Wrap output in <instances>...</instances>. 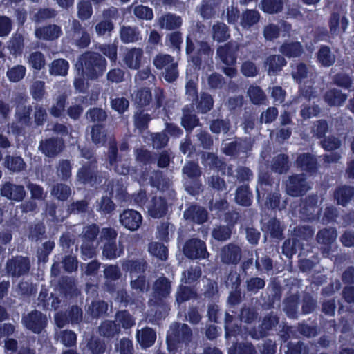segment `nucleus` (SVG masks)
I'll use <instances>...</instances> for the list:
<instances>
[{
	"mask_svg": "<svg viewBox=\"0 0 354 354\" xmlns=\"http://www.w3.org/2000/svg\"><path fill=\"white\" fill-rule=\"evenodd\" d=\"M79 74L87 80H97L106 70L107 62L100 53L88 50L78 58L76 64Z\"/></svg>",
	"mask_w": 354,
	"mask_h": 354,
	"instance_id": "obj_1",
	"label": "nucleus"
},
{
	"mask_svg": "<svg viewBox=\"0 0 354 354\" xmlns=\"http://www.w3.org/2000/svg\"><path fill=\"white\" fill-rule=\"evenodd\" d=\"M76 176L80 183L91 187H94L102 182L96 162H87L82 165L77 170Z\"/></svg>",
	"mask_w": 354,
	"mask_h": 354,
	"instance_id": "obj_2",
	"label": "nucleus"
},
{
	"mask_svg": "<svg viewBox=\"0 0 354 354\" xmlns=\"http://www.w3.org/2000/svg\"><path fill=\"white\" fill-rule=\"evenodd\" d=\"M192 337V331L186 324L175 322L170 326L167 335V343L169 347L176 346L178 344L189 342Z\"/></svg>",
	"mask_w": 354,
	"mask_h": 354,
	"instance_id": "obj_3",
	"label": "nucleus"
},
{
	"mask_svg": "<svg viewBox=\"0 0 354 354\" xmlns=\"http://www.w3.org/2000/svg\"><path fill=\"white\" fill-rule=\"evenodd\" d=\"M30 267V261L28 257L17 255L8 259L5 269L8 276L19 278L27 274Z\"/></svg>",
	"mask_w": 354,
	"mask_h": 354,
	"instance_id": "obj_4",
	"label": "nucleus"
},
{
	"mask_svg": "<svg viewBox=\"0 0 354 354\" xmlns=\"http://www.w3.org/2000/svg\"><path fill=\"white\" fill-rule=\"evenodd\" d=\"M309 189L310 187L304 174H292L286 182V191L290 196H302Z\"/></svg>",
	"mask_w": 354,
	"mask_h": 354,
	"instance_id": "obj_5",
	"label": "nucleus"
},
{
	"mask_svg": "<svg viewBox=\"0 0 354 354\" xmlns=\"http://www.w3.org/2000/svg\"><path fill=\"white\" fill-rule=\"evenodd\" d=\"M183 252L189 259H204L209 257L205 242L199 239L193 238L186 241Z\"/></svg>",
	"mask_w": 354,
	"mask_h": 354,
	"instance_id": "obj_6",
	"label": "nucleus"
},
{
	"mask_svg": "<svg viewBox=\"0 0 354 354\" xmlns=\"http://www.w3.org/2000/svg\"><path fill=\"white\" fill-rule=\"evenodd\" d=\"M22 323L28 330L35 334H39L47 325V318L40 311L33 310L26 315L23 316Z\"/></svg>",
	"mask_w": 354,
	"mask_h": 354,
	"instance_id": "obj_7",
	"label": "nucleus"
},
{
	"mask_svg": "<svg viewBox=\"0 0 354 354\" xmlns=\"http://www.w3.org/2000/svg\"><path fill=\"white\" fill-rule=\"evenodd\" d=\"M239 48L240 46L237 42L230 41L217 48L216 55L223 64L236 65Z\"/></svg>",
	"mask_w": 354,
	"mask_h": 354,
	"instance_id": "obj_8",
	"label": "nucleus"
},
{
	"mask_svg": "<svg viewBox=\"0 0 354 354\" xmlns=\"http://www.w3.org/2000/svg\"><path fill=\"white\" fill-rule=\"evenodd\" d=\"M317 203L318 198L316 195H309L302 201L299 212L304 220L313 221L319 219L322 209Z\"/></svg>",
	"mask_w": 354,
	"mask_h": 354,
	"instance_id": "obj_9",
	"label": "nucleus"
},
{
	"mask_svg": "<svg viewBox=\"0 0 354 354\" xmlns=\"http://www.w3.org/2000/svg\"><path fill=\"white\" fill-rule=\"evenodd\" d=\"M180 125L187 134H190L195 128L201 126L200 119L195 111L194 103L186 104L182 108Z\"/></svg>",
	"mask_w": 354,
	"mask_h": 354,
	"instance_id": "obj_10",
	"label": "nucleus"
},
{
	"mask_svg": "<svg viewBox=\"0 0 354 354\" xmlns=\"http://www.w3.org/2000/svg\"><path fill=\"white\" fill-rule=\"evenodd\" d=\"M0 194L8 200L21 202L26 196V192L23 185L6 181L1 185Z\"/></svg>",
	"mask_w": 354,
	"mask_h": 354,
	"instance_id": "obj_11",
	"label": "nucleus"
},
{
	"mask_svg": "<svg viewBox=\"0 0 354 354\" xmlns=\"http://www.w3.org/2000/svg\"><path fill=\"white\" fill-rule=\"evenodd\" d=\"M149 216L153 218H164L168 213L169 204L166 198L153 196L146 205Z\"/></svg>",
	"mask_w": 354,
	"mask_h": 354,
	"instance_id": "obj_12",
	"label": "nucleus"
},
{
	"mask_svg": "<svg viewBox=\"0 0 354 354\" xmlns=\"http://www.w3.org/2000/svg\"><path fill=\"white\" fill-rule=\"evenodd\" d=\"M64 148V142L62 138L51 137L42 140L39 142V149L48 158H55Z\"/></svg>",
	"mask_w": 354,
	"mask_h": 354,
	"instance_id": "obj_13",
	"label": "nucleus"
},
{
	"mask_svg": "<svg viewBox=\"0 0 354 354\" xmlns=\"http://www.w3.org/2000/svg\"><path fill=\"white\" fill-rule=\"evenodd\" d=\"M120 222L127 230L135 231L140 227L142 222V216L139 212L127 209H124L120 214Z\"/></svg>",
	"mask_w": 354,
	"mask_h": 354,
	"instance_id": "obj_14",
	"label": "nucleus"
},
{
	"mask_svg": "<svg viewBox=\"0 0 354 354\" xmlns=\"http://www.w3.org/2000/svg\"><path fill=\"white\" fill-rule=\"evenodd\" d=\"M220 256L223 263L236 266L241 259L242 250L239 245L231 243L221 248Z\"/></svg>",
	"mask_w": 354,
	"mask_h": 354,
	"instance_id": "obj_15",
	"label": "nucleus"
},
{
	"mask_svg": "<svg viewBox=\"0 0 354 354\" xmlns=\"http://www.w3.org/2000/svg\"><path fill=\"white\" fill-rule=\"evenodd\" d=\"M279 322V317L276 313L271 311L263 318L259 326V330L251 333V337L254 339H260L266 337L270 330L274 328Z\"/></svg>",
	"mask_w": 354,
	"mask_h": 354,
	"instance_id": "obj_16",
	"label": "nucleus"
},
{
	"mask_svg": "<svg viewBox=\"0 0 354 354\" xmlns=\"http://www.w3.org/2000/svg\"><path fill=\"white\" fill-rule=\"evenodd\" d=\"M183 216L187 221L202 225L207 221L208 213L204 207L192 204L185 210Z\"/></svg>",
	"mask_w": 354,
	"mask_h": 354,
	"instance_id": "obj_17",
	"label": "nucleus"
},
{
	"mask_svg": "<svg viewBox=\"0 0 354 354\" xmlns=\"http://www.w3.org/2000/svg\"><path fill=\"white\" fill-rule=\"evenodd\" d=\"M263 65L268 75L275 76L287 65V61L281 55H270L266 58Z\"/></svg>",
	"mask_w": 354,
	"mask_h": 354,
	"instance_id": "obj_18",
	"label": "nucleus"
},
{
	"mask_svg": "<svg viewBox=\"0 0 354 354\" xmlns=\"http://www.w3.org/2000/svg\"><path fill=\"white\" fill-rule=\"evenodd\" d=\"M285 227L276 217L270 218L263 227V232L269 235L272 239L281 241L285 238L283 231Z\"/></svg>",
	"mask_w": 354,
	"mask_h": 354,
	"instance_id": "obj_19",
	"label": "nucleus"
},
{
	"mask_svg": "<svg viewBox=\"0 0 354 354\" xmlns=\"http://www.w3.org/2000/svg\"><path fill=\"white\" fill-rule=\"evenodd\" d=\"M296 165L301 171L309 174L317 173L318 169L317 160L310 153L299 154L296 159Z\"/></svg>",
	"mask_w": 354,
	"mask_h": 354,
	"instance_id": "obj_20",
	"label": "nucleus"
},
{
	"mask_svg": "<svg viewBox=\"0 0 354 354\" xmlns=\"http://www.w3.org/2000/svg\"><path fill=\"white\" fill-rule=\"evenodd\" d=\"M136 107L138 110H151L152 93L149 88L142 87L138 89L133 97Z\"/></svg>",
	"mask_w": 354,
	"mask_h": 354,
	"instance_id": "obj_21",
	"label": "nucleus"
},
{
	"mask_svg": "<svg viewBox=\"0 0 354 354\" xmlns=\"http://www.w3.org/2000/svg\"><path fill=\"white\" fill-rule=\"evenodd\" d=\"M333 196L337 205L346 207L354 197V187L346 185L337 186Z\"/></svg>",
	"mask_w": 354,
	"mask_h": 354,
	"instance_id": "obj_22",
	"label": "nucleus"
},
{
	"mask_svg": "<svg viewBox=\"0 0 354 354\" xmlns=\"http://www.w3.org/2000/svg\"><path fill=\"white\" fill-rule=\"evenodd\" d=\"M198 48L196 54L191 56V61L196 67H200L204 59L212 58L214 54V50L212 48L207 41H199L197 42Z\"/></svg>",
	"mask_w": 354,
	"mask_h": 354,
	"instance_id": "obj_23",
	"label": "nucleus"
},
{
	"mask_svg": "<svg viewBox=\"0 0 354 354\" xmlns=\"http://www.w3.org/2000/svg\"><path fill=\"white\" fill-rule=\"evenodd\" d=\"M143 50L140 48L128 49L124 56L125 65L131 69H139L143 58Z\"/></svg>",
	"mask_w": 354,
	"mask_h": 354,
	"instance_id": "obj_24",
	"label": "nucleus"
},
{
	"mask_svg": "<svg viewBox=\"0 0 354 354\" xmlns=\"http://www.w3.org/2000/svg\"><path fill=\"white\" fill-rule=\"evenodd\" d=\"M348 19L344 15L341 16L337 12H333L328 20L330 32L332 34H337L339 31L344 32L348 26Z\"/></svg>",
	"mask_w": 354,
	"mask_h": 354,
	"instance_id": "obj_25",
	"label": "nucleus"
},
{
	"mask_svg": "<svg viewBox=\"0 0 354 354\" xmlns=\"http://www.w3.org/2000/svg\"><path fill=\"white\" fill-rule=\"evenodd\" d=\"M60 26L50 24L36 29L35 35L39 39L52 41L57 39L62 35Z\"/></svg>",
	"mask_w": 354,
	"mask_h": 354,
	"instance_id": "obj_26",
	"label": "nucleus"
},
{
	"mask_svg": "<svg viewBox=\"0 0 354 354\" xmlns=\"http://www.w3.org/2000/svg\"><path fill=\"white\" fill-rule=\"evenodd\" d=\"M282 56L288 58H297L304 53L303 46L299 41H284L279 47Z\"/></svg>",
	"mask_w": 354,
	"mask_h": 354,
	"instance_id": "obj_27",
	"label": "nucleus"
},
{
	"mask_svg": "<svg viewBox=\"0 0 354 354\" xmlns=\"http://www.w3.org/2000/svg\"><path fill=\"white\" fill-rule=\"evenodd\" d=\"M225 335L227 339L231 337H237L241 334L242 328L241 324H239L236 318L228 312L225 315Z\"/></svg>",
	"mask_w": 354,
	"mask_h": 354,
	"instance_id": "obj_28",
	"label": "nucleus"
},
{
	"mask_svg": "<svg viewBox=\"0 0 354 354\" xmlns=\"http://www.w3.org/2000/svg\"><path fill=\"white\" fill-rule=\"evenodd\" d=\"M3 165L11 174L21 172L26 168V163L21 156L10 154L5 156Z\"/></svg>",
	"mask_w": 354,
	"mask_h": 354,
	"instance_id": "obj_29",
	"label": "nucleus"
},
{
	"mask_svg": "<svg viewBox=\"0 0 354 354\" xmlns=\"http://www.w3.org/2000/svg\"><path fill=\"white\" fill-rule=\"evenodd\" d=\"M300 302V296L297 292L286 297L283 300V310L290 319L298 318V306Z\"/></svg>",
	"mask_w": 354,
	"mask_h": 354,
	"instance_id": "obj_30",
	"label": "nucleus"
},
{
	"mask_svg": "<svg viewBox=\"0 0 354 354\" xmlns=\"http://www.w3.org/2000/svg\"><path fill=\"white\" fill-rule=\"evenodd\" d=\"M122 267L125 272L132 274H145L148 268V263L144 259H127L124 261Z\"/></svg>",
	"mask_w": 354,
	"mask_h": 354,
	"instance_id": "obj_31",
	"label": "nucleus"
},
{
	"mask_svg": "<svg viewBox=\"0 0 354 354\" xmlns=\"http://www.w3.org/2000/svg\"><path fill=\"white\" fill-rule=\"evenodd\" d=\"M120 37L123 44L136 43L142 40L140 31L137 26H122Z\"/></svg>",
	"mask_w": 354,
	"mask_h": 354,
	"instance_id": "obj_32",
	"label": "nucleus"
},
{
	"mask_svg": "<svg viewBox=\"0 0 354 354\" xmlns=\"http://www.w3.org/2000/svg\"><path fill=\"white\" fill-rule=\"evenodd\" d=\"M194 104L198 113L206 114L213 109L214 101L209 93L201 92L197 100H194Z\"/></svg>",
	"mask_w": 354,
	"mask_h": 354,
	"instance_id": "obj_33",
	"label": "nucleus"
},
{
	"mask_svg": "<svg viewBox=\"0 0 354 354\" xmlns=\"http://www.w3.org/2000/svg\"><path fill=\"white\" fill-rule=\"evenodd\" d=\"M323 98L329 106H340L346 100L347 95L337 88H331L324 93Z\"/></svg>",
	"mask_w": 354,
	"mask_h": 354,
	"instance_id": "obj_34",
	"label": "nucleus"
},
{
	"mask_svg": "<svg viewBox=\"0 0 354 354\" xmlns=\"http://www.w3.org/2000/svg\"><path fill=\"white\" fill-rule=\"evenodd\" d=\"M236 203L243 207H250L253 201V194L248 185H242L236 188Z\"/></svg>",
	"mask_w": 354,
	"mask_h": 354,
	"instance_id": "obj_35",
	"label": "nucleus"
},
{
	"mask_svg": "<svg viewBox=\"0 0 354 354\" xmlns=\"http://www.w3.org/2000/svg\"><path fill=\"white\" fill-rule=\"evenodd\" d=\"M182 19L180 16L170 12L162 15L158 19V25L161 28L168 30H176L182 25Z\"/></svg>",
	"mask_w": 354,
	"mask_h": 354,
	"instance_id": "obj_36",
	"label": "nucleus"
},
{
	"mask_svg": "<svg viewBox=\"0 0 354 354\" xmlns=\"http://www.w3.org/2000/svg\"><path fill=\"white\" fill-rule=\"evenodd\" d=\"M171 292V283L166 277L158 278L153 284V295L156 299L167 297Z\"/></svg>",
	"mask_w": 354,
	"mask_h": 354,
	"instance_id": "obj_37",
	"label": "nucleus"
},
{
	"mask_svg": "<svg viewBox=\"0 0 354 354\" xmlns=\"http://www.w3.org/2000/svg\"><path fill=\"white\" fill-rule=\"evenodd\" d=\"M212 38L214 41L221 43L227 41L230 37L229 27L223 22L218 21L212 26Z\"/></svg>",
	"mask_w": 354,
	"mask_h": 354,
	"instance_id": "obj_38",
	"label": "nucleus"
},
{
	"mask_svg": "<svg viewBox=\"0 0 354 354\" xmlns=\"http://www.w3.org/2000/svg\"><path fill=\"white\" fill-rule=\"evenodd\" d=\"M120 331V326L115 321H103L99 326V333L101 336L111 339Z\"/></svg>",
	"mask_w": 354,
	"mask_h": 354,
	"instance_id": "obj_39",
	"label": "nucleus"
},
{
	"mask_svg": "<svg viewBox=\"0 0 354 354\" xmlns=\"http://www.w3.org/2000/svg\"><path fill=\"white\" fill-rule=\"evenodd\" d=\"M317 57L318 62L324 67H330L333 66L335 62V57L332 54L330 47L326 45L320 46Z\"/></svg>",
	"mask_w": 354,
	"mask_h": 354,
	"instance_id": "obj_40",
	"label": "nucleus"
},
{
	"mask_svg": "<svg viewBox=\"0 0 354 354\" xmlns=\"http://www.w3.org/2000/svg\"><path fill=\"white\" fill-rule=\"evenodd\" d=\"M67 99L68 97L65 93L59 94L49 109L50 114L54 118H60L66 110Z\"/></svg>",
	"mask_w": 354,
	"mask_h": 354,
	"instance_id": "obj_41",
	"label": "nucleus"
},
{
	"mask_svg": "<svg viewBox=\"0 0 354 354\" xmlns=\"http://www.w3.org/2000/svg\"><path fill=\"white\" fill-rule=\"evenodd\" d=\"M337 237V230L334 227L324 228L318 231L316 239L320 244L330 245Z\"/></svg>",
	"mask_w": 354,
	"mask_h": 354,
	"instance_id": "obj_42",
	"label": "nucleus"
},
{
	"mask_svg": "<svg viewBox=\"0 0 354 354\" xmlns=\"http://www.w3.org/2000/svg\"><path fill=\"white\" fill-rule=\"evenodd\" d=\"M290 167L289 157L287 154L280 153L273 159L272 169L278 174L286 173L290 169Z\"/></svg>",
	"mask_w": 354,
	"mask_h": 354,
	"instance_id": "obj_43",
	"label": "nucleus"
},
{
	"mask_svg": "<svg viewBox=\"0 0 354 354\" xmlns=\"http://www.w3.org/2000/svg\"><path fill=\"white\" fill-rule=\"evenodd\" d=\"M261 10L266 14H277L283 10V0H261L260 3Z\"/></svg>",
	"mask_w": 354,
	"mask_h": 354,
	"instance_id": "obj_44",
	"label": "nucleus"
},
{
	"mask_svg": "<svg viewBox=\"0 0 354 354\" xmlns=\"http://www.w3.org/2000/svg\"><path fill=\"white\" fill-rule=\"evenodd\" d=\"M260 19L259 12L254 9H246L241 16V25L243 28H250L256 24Z\"/></svg>",
	"mask_w": 354,
	"mask_h": 354,
	"instance_id": "obj_45",
	"label": "nucleus"
},
{
	"mask_svg": "<svg viewBox=\"0 0 354 354\" xmlns=\"http://www.w3.org/2000/svg\"><path fill=\"white\" fill-rule=\"evenodd\" d=\"M8 48L11 54L19 55L23 53L24 48V38L21 34L15 33L10 38Z\"/></svg>",
	"mask_w": 354,
	"mask_h": 354,
	"instance_id": "obj_46",
	"label": "nucleus"
},
{
	"mask_svg": "<svg viewBox=\"0 0 354 354\" xmlns=\"http://www.w3.org/2000/svg\"><path fill=\"white\" fill-rule=\"evenodd\" d=\"M136 160L143 165H149L156 162V154L144 148H138L135 151Z\"/></svg>",
	"mask_w": 354,
	"mask_h": 354,
	"instance_id": "obj_47",
	"label": "nucleus"
},
{
	"mask_svg": "<svg viewBox=\"0 0 354 354\" xmlns=\"http://www.w3.org/2000/svg\"><path fill=\"white\" fill-rule=\"evenodd\" d=\"M196 296V292L193 288L180 285L176 293V301L180 305Z\"/></svg>",
	"mask_w": 354,
	"mask_h": 354,
	"instance_id": "obj_48",
	"label": "nucleus"
},
{
	"mask_svg": "<svg viewBox=\"0 0 354 354\" xmlns=\"http://www.w3.org/2000/svg\"><path fill=\"white\" fill-rule=\"evenodd\" d=\"M69 63L64 59H57L52 62L50 73L54 75L65 76L68 73Z\"/></svg>",
	"mask_w": 354,
	"mask_h": 354,
	"instance_id": "obj_49",
	"label": "nucleus"
},
{
	"mask_svg": "<svg viewBox=\"0 0 354 354\" xmlns=\"http://www.w3.org/2000/svg\"><path fill=\"white\" fill-rule=\"evenodd\" d=\"M301 247V244L298 239L289 238L283 242L282 245V252L287 257L290 258L297 253Z\"/></svg>",
	"mask_w": 354,
	"mask_h": 354,
	"instance_id": "obj_50",
	"label": "nucleus"
},
{
	"mask_svg": "<svg viewBox=\"0 0 354 354\" xmlns=\"http://www.w3.org/2000/svg\"><path fill=\"white\" fill-rule=\"evenodd\" d=\"M145 110H138L134 115V126L140 131H144L149 127L151 120V116L149 113H145Z\"/></svg>",
	"mask_w": 354,
	"mask_h": 354,
	"instance_id": "obj_51",
	"label": "nucleus"
},
{
	"mask_svg": "<svg viewBox=\"0 0 354 354\" xmlns=\"http://www.w3.org/2000/svg\"><path fill=\"white\" fill-rule=\"evenodd\" d=\"M156 339V331L149 327H145L142 330L138 340L142 347L149 348L151 346Z\"/></svg>",
	"mask_w": 354,
	"mask_h": 354,
	"instance_id": "obj_52",
	"label": "nucleus"
},
{
	"mask_svg": "<svg viewBox=\"0 0 354 354\" xmlns=\"http://www.w3.org/2000/svg\"><path fill=\"white\" fill-rule=\"evenodd\" d=\"M108 304L103 300L93 301L88 306V312L94 318H98L106 313Z\"/></svg>",
	"mask_w": 354,
	"mask_h": 354,
	"instance_id": "obj_53",
	"label": "nucleus"
},
{
	"mask_svg": "<svg viewBox=\"0 0 354 354\" xmlns=\"http://www.w3.org/2000/svg\"><path fill=\"white\" fill-rule=\"evenodd\" d=\"M122 252L123 250L118 249L116 241L104 243L102 248V255L106 259H115L120 257Z\"/></svg>",
	"mask_w": 354,
	"mask_h": 354,
	"instance_id": "obj_54",
	"label": "nucleus"
},
{
	"mask_svg": "<svg viewBox=\"0 0 354 354\" xmlns=\"http://www.w3.org/2000/svg\"><path fill=\"white\" fill-rule=\"evenodd\" d=\"M91 139L95 145H104L106 142V133L102 124H95L91 131Z\"/></svg>",
	"mask_w": 354,
	"mask_h": 354,
	"instance_id": "obj_55",
	"label": "nucleus"
},
{
	"mask_svg": "<svg viewBox=\"0 0 354 354\" xmlns=\"http://www.w3.org/2000/svg\"><path fill=\"white\" fill-rule=\"evenodd\" d=\"M230 129V122L229 120L223 119H214L210 122L209 129L210 131L216 135L223 132V133H227Z\"/></svg>",
	"mask_w": 354,
	"mask_h": 354,
	"instance_id": "obj_56",
	"label": "nucleus"
},
{
	"mask_svg": "<svg viewBox=\"0 0 354 354\" xmlns=\"http://www.w3.org/2000/svg\"><path fill=\"white\" fill-rule=\"evenodd\" d=\"M228 354H256V350L251 343L235 342Z\"/></svg>",
	"mask_w": 354,
	"mask_h": 354,
	"instance_id": "obj_57",
	"label": "nucleus"
},
{
	"mask_svg": "<svg viewBox=\"0 0 354 354\" xmlns=\"http://www.w3.org/2000/svg\"><path fill=\"white\" fill-rule=\"evenodd\" d=\"M52 194L59 201H66L71 194V187L64 183H57L53 187Z\"/></svg>",
	"mask_w": 354,
	"mask_h": 354,
	"instance_id": "obj_58",
	"label": "nucleus"
},
{
	"mask_svg": "<svg viewBox=\"0 0 354 354\" xmlns=\"http://www.w3.org/2000/svg\"><path fill=\"white\" fill-rule=\"evenodd\" d=\"M333 83L338 87L350 90L353 86V78L345 73H337L333 77Z\"/></svg>",
	"mask_w": 354,
	"mask_h": 354,
	"instance_id": "obj_59",
	"label": "nucleus"
},
{
	"mask_svg": "<svg viewBox=\"0 0 354 354\" xmlns=\"http://www.w3.org/2000/svg\"><path fill=\"white\" fill-rule=\"evenodd\" d=\"M59 290L64 296L72 295L75 291V282L69 277H62L58 281Z\"/></svg>",
	"mask_w": 354,
	"mask_h": 354,
	"instance_id": "obj_60",
	"label": "nucleus"
},
{
	"mask_svg": "<svg viewBox=\"0 0 354 354\" xmlns=\"http://www.w3.org/2000/svg\"><path fill=\"white\" fill-rule=\"evenodd\" d=\"M232 229L227 225H218L212 231V237L218 241H225L230 239Z\"/></svg>",
	"mask_w": 354,
	"mask_h": 354,
	"instance_id": "obj_61",
	"label": "nucleus"
},
{
	"mask_svg": "<svg viewBox=\"0 0 354 354\" xmlns=\"http://www.w3.org/2000/svg\"><path fill=\"white\" fill-rule=\"evenodd\" d=\"M46 227L42 222L37 223L29 227L28 238L32 241H38L46 237Z\"/></svg>",
	"mask_w": 354,
	"mask_h": 354,
	"instance_id": "obj_62",
	"label": "nucleus"
},
{
	"mask_svg": "<svg viewBox=\"0 0 354 354\" xmlns=\"http://www.w3.org/2000/svg\"><path fill=\"white\" fill-rule=\"evenodd\" d=\"M28 63L34 70H41L46 64L44 55L40 51L31 53L28 57Z\"/></svg>",
	"mask_w": 354,
	"mask_h": 354,
	"instance_id": "obj_63",
	"label": "nucleus"
},
{
	"mask_svg": "<svg viewBox=\"0 0 354 354\" xmlns=\"http://www.w3.org/2000/svg\"><path fill=\"white\" fill-rule=\"evenodd\" d=\"M87 347L92 354H103L106 351V345L104 340L92 337L88 341Z\"/></svg>",
	"mask_w": 354,
	"mask_h": 354,
	"instance_id": "obj_64",
	"label": "nucleus"
}]
</instances>
